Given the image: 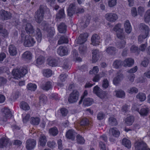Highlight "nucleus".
I'll return each mask as SVG.
<instances>
[{"label":"nucleus","instance_id":"obj_1","mask_svg":"<svg viewBox=\"0 0 150 150\" xmlns=\"http://www.w3.org/2000/svg\"><path fill=\"white\" fill-rule=\"evenodd\" d=\"M25 30L28 34H33L34 33V36L38 42H41L42 39V34L40 29L37 28L35 30L33 27L30 23H27L25 25Z\"/></svg>","mask_w":150,"mask_h":150},{"label":"nucleus","instance_id":"obj_2","mask_svg":"<svg viewBox=\"0 0 150 150\" xmlns=\"http://www.w3.org/2000/svg\"><path fill=\"white\" fill-rule=\"evenodd\" d=\"M140 26L142 32L138 37V41L139 42L141 43L144 42V39L149 36L150 29L147 25L143 23H141Z\"/></svg>","mask_w":150,"mask_h":150},{"label":"nucleus","instance_id":"obj_3","mask_svg":"<svg viewBox=\"0 0 150 150\" xmlns=\"http://www.w3.org/2000/svg\"><path fill=\"white\" fill-rule=\"evenodd\" d=\"M45 6L41 5L39 8L35 13V18L36 21L38 23H40L42 21L45 14Z\"/></svg>","mask_w":150,"mask_h":150},{"label":"nucleus","instance_id":"obj_4","mask_svg":"<svg viewBox=\"0 0 150 150\" xmlns=\"http://www.w3.org/2000/svg\"><path fill=\"white\" fill-rule=\"evenodd\" d=\"M27 72V69L23 67H21L19 69H14L12 71L13 75L16 79L23 77Z\"/></svg>","mask_w":150,"mask_h":150},{"label":"nucleus","instance_id":"obj_5","mask_svg":"<svg viewBox=\"0 0 150 150\" xmlns=\"http://www.w3.org/2000/svg\"><path fill=\"white\" fill-rule=\"evenodd\" d=\"M23 42V44L25 47H30L34 45L36 41L31 36L28 35L25 36L24 40Z\"/></svg>","mask_w":150,"mask_h":150},{"label":"nucleus","instance_id":"obj_6","mask_svg":"<svg viewBox=\"0 0 150 150\" xmlns=\"http://www.w3.org/2000/svg\"><path fill=\"white\" fill-rule=\"evenodd\" d=\"M93 92L98 97L101 99L105 98L108 94L106 91H103L98 85L93 88Z\"/></svg>","mask_w":150,"mask_h":150},{"label":"nucleus","instance_id":"obj_7","mask_svg":"<svg viewBox=\"0 0 150 150\" xmlns=\"http://www.w3.org/2000/svg\"><path fill=\"white\" fill-rule=\"evenodd\" d=\"M121 24L118 23L115 25L113 30L116 32L117 37L120 39L122 40L123 38H124V37H123V29L121 28Z\"/></svg>","mask_w":150,"mask_h":150},{"label":"nucleus","instance_id":"obj_8","mask_svg":"<svg viewBox=\"0 0 150 150\" xmlns=\"http://www.w3.org/2000/svg\"><path fill=\"white\" fill-rule=\"evenodd\" d=\"M79 96V93L76 90H74L70 94L68 98V101L69 103H74L77 101Z\"/></svg>","mask_w":150,"mask_h":150},{"label":"nucleus","instance_id":"obj_9","mask_svg":"<svg viewBox=\"0 0 150 150\" xmlns=\"http://www.w3.org/2000/svg\"><path fill=\"white\" fill-rule=\"evenodd\" d=\"M62 60V59L58 57L50 59L49 58L47 60L48 65L52 67H56L58 65L60 64Z\"/></svg>","mask_w":150,"mask_h":150},{"label":"nucleus","instance_id":"obj_10","mask_svg":"<svg viewBox=\"0 0 150 150\" xmlns=\"http://www.w3.org/2000/svg\"><path fill=\"white\" fill-rule=\"evenodd\" d=\"M136 149L138 150H150L147 144L143 141L137 142L135 146Z\"/></svg>","mask_w":150,"mask_h":150},{"label":"nucleus","instance_id":"obj_11","mask_svg":"<svg viewBox=\"0 0 150 150\" xmlns=\"http://www.w3.org/2000/svg\"><path fill=\"white\" fill-rule=\"evenodd\" d=\"M36 141L33 139H28L26 141V147L27 150H31L35 146Z\"/></svg>","mask_w":150,"mask_h":150},{"label":"nucleus","instance_id":"obj_12","mask_svg":"<svg viewBox=\"0 0 150 150\" xmlns=\"http://www.w3.org/2000/svg\"><path fill=\"white\" fill-rule=\"evenodd\" d=\"M88 36L87 33H81L77 40V42L80 44H82L85 43L87 40V38Z\"/></svg>","mask_w":150,"mask_h":150},{"label":"nucleus","instance_id":"obj_13","mask_svg":"<svg viewBox=\"0 0 150 150\" xmlns=\"http://www.w3.org/2000/svg\"><path fill=\"white\" fill-rule=\"evenodd\" d=\"M76 8V6L74 3L70 4L67 10L68 16L72 17L75 13Z\"/></svg>","mask_w":150,"mask_h":150},{"label":"nucleus","instance_id":"obj_14","mask_svg":"<svg viewBox=\"0 0 150 150\" xmlns=\"http://www.w3.org/2000/svg\"><path fill=\"white\" fill-rule=\"evenodd\" d=\"M105 17L108 21L113 22H115L118 18L117 15L113 13H106L105 15Z\"/></svg>","mask_w":150,"mask_h":150},{"label":"nucleus","instance_id":"obj_15","mask_svg":"<svg viewBox=\"0 0 150 150\" xmlns=\"http://www.w3.org/2000/svg\"><path fill=\"white\" fill-rule=\"evenodd\" d=\"M0 15L2 19L8 20L11 18V14L8 11L2 9L0 11Z\"/></svg>","mask_w":150,"mask_h":150},{"label":"nucleus","instance_id":"obj_16","mask_svg":"<svg viewBox=\"0 0 150 150\" xmlns=\"http://www.w3.org/2000/svg\"><path fill=\"white\" fill-rule=\"evenodd\" d=\"M57 53L61 56L66 55L68 54V48L66 46H60L57 49Z\"/></svg>","mask_w":150,"mask_h":150},{"label":"nucleus","instance_id":"obj_17","mask_svg":"<svg viewBox=\"0 0 150 150\" xmlns=\"http://www.w3.org/2000/svg\"><path fill=\"white\" fill-rule=\"evenodd\" d=\"M76 134V133L74 130L69 129L67 131L66 136L67 139L73 140L75 139Z\"/></svg>","mask_w":150,"mask_h":150},{"label":"nucleus","instance_id":"obj_18","mask_svg":"<svg viewBox=\"0 0 150 150\" xmlns=\"http://www.w3.org/2000/svg\"><path fill=\"white\" fill-rule=\"evenodd\" d=\"M52 81H48L46 82L45 84H42L41 88L43 90L48 91L52 88Z\"/></svg>","mask_w":150,"mask_h":150},{"label":"nucleus","instance_id":"obj_19","mask_svg":"<svg viewBox=\"0 0 150 150\" xmlns=\"http://www.w3.org/2000/svg\"><path fill=\"white\" fill-rule=\"evenodd\" d=\"M100 38L98 34H94L93 35L91 38V41L93 46H96L99 45L100 43Z\"/></svg>","mask_w":150,"mask_h":150},{"label":"nucleus","instance_id":"obj_20","mask_svg":"<svg viewBox=\"0 0 150 150\" xmlns=\"http://www.w3.org/2000/svg\"><path fill=\"white\" fill-rule=\"evenodd\" d=\"M134 60L132 58H127L123 61V66L124 67H131L134 64Z\"/></svg>","mask_w":150,"mask_h":150},{"label":"nucleus","instance_id":"obj_21","mask_svg":"<svg viewBox=\"0 0 150 150\" xmlns=\"http://www.w3.org/2000/svg\"><path fill=\"white\" fill-rule=\"evenodd\" d=\"M106 52L109 55H114L116 53L117 50L116 48L113 46H109L106 49Z\"/></svg>","mask_w":150,"mask_h":150},{"label":"nucleus","instance_id":"obj_22","mask_svg":"<svg viewBox=\"0 0 150 150\" xmlns=\"http://www.w3.org/2000/svg\"><path fill=\"white\" fill-rule=\"evenodd\" d=\"M92 61L93 63H95L98 60L100 57V52L99 50L95 49L92 52Z\"/></svg>","mask_w":150,"mask_h":150},{"label":"nucleus","instance_id":"obj_23","mask_svg":"<svg viewBox=\"0 0 150 150\" xmlns=\"http://www.w3.org/2000/svg\"><path fill=\"white\" fill-rule=\"evenodd\" d=\"M109 131L110 134L115 137L118 138L120 136V132L119 130L115 127L110 128Z\"/></svg>","mask_w":150,"mask_h":150},{"label":"nucleus","instance_id":"obj_24","mask_svg":"<svg viewBox=\"0 0 150 150\" xmlns=\"http://www.w3.org/2000/svg\"><path fill=\"white\" fill-rule=\"evenodd\" d=\"M112 65L114 68L119 69L122 66H123V61L120 59H116L113 62Z\"/></svg>","mask_w":150,"mask_h":150},{"label":"nucleus","instance_id":"obj_25","mask_svg":"<svg viewBox=\"0 0 150 150\" xmlns=\"http://www.w3.org/2000/svg\"><path fill=\"white\" fill-rule=\"evenodd\" d=\"M9 142L8 139H6L5 137H2L0 139V148H4L6 147Z\"/></svg>","mask_w":150,"mask_h":150},{"label":"nucleus","instance_id":"obj_26","mask_svg":"<svg viewBox=\"0 0 150 150\" xmlns=\"http://www.w3.org/2000/svg\"><path fill=\"white\" fill-rule=\"evenodd\" d=\"M8 52L11 56H14L17 53V50L15 46L13 45H10L8 47Z\"/></svg>","mask_w":150,"mask_h":150},{"label":"nucleus","instance_id":"obj_27","mask_svg":"<svg viewBox=\"0 0 150 150\" xmlns=\"http://www.w3.org/2000/svg\"><path fill=\"white\" fill-rule=\"evenodd\" d=\"M59 32L61 33H65L67 31V26L64 23H61L58 26Z\"/></svg>","mask_w":150,"mask_h":150},{"label":"nucleus","instance_id":"obj_28","mask_svg":"<svg viewBox=\"0 0 150 150\" xmlns=\"http://www.w3.org/2000/svg\"><path fill=\"white\" fill-rule=\"evenodd\" d=\"M124 26L126 32L128 34L130 33L132 30V28L129 20L125 21L124 23Z\"/></svg>","mask_w":150,"mask_h":150},{"label":"nucleus","instance_id":"obj_29","mask_svg":"<svg viewBox=\"0 0 150 150\" xmlns=\"http://www.w3.org/2000/svg\"><path fill=\"white\" fill-rule=\"evenodd\" d=\"M22 58L25 60L29 61L32 59V55L30 52L26 51L22 54Z\"/></svg>","mask_w":150,"mask_h":150},{"label":"nucleus","instance_id":"obj_30","mask_svg":"<svg viewBox=\"0 0 150 150\" xmlns=\"http://www.w3.org/2000/svg\"><path fill=\"white\" fill-rule=\"evenodd\" d=\"M9 33L5 28H4L2 25H0V35L4 38L8 37Z\"/></svg>","mask_w":150,"mask_h":150},{"label":"nucleus","instance_id":"obj_31","mask_svg":"<svg viewBox=\"0 0 150 150\" xmlns=\"http://www.w3.org/2000/svg\"><path fill=\"white\" fill-rule=\"evenodd\" d=\"M122 144L124 146L129 149L131 148L132 144L130 141L128 139L124 138L122 140Z\"/></svg>","mask_w":150,"mask_h":150},{"label":"nucleus","instance_id":"obj_32","mask_svg":"<svg viewBox=\"0 0 150 150\" xmlns=\"http://www.w3.org/2000/svg\"><path fill=\"white\" fill-rule=\"evenodd\" d=\"M1 111L3 116L5 118L8 117L11 114L10 109L4 107L2 108Z\"/></svg>","mask_w":150,"mask_h":150},{"label":"nucleus","instance_id":"obj_33","mask_svg":"<svg viewBox=\"0 0 150 150\" xmlns=\"http://www.w3.org/2000/svg\"><path fill=\"white\" fill-rule=\"evenodd\" d=\"M149 109L148 107L142 108L139 110V113L141 116H146L149 114Z\"/></svg>","mask_w":150,"mask_h":150},{"label":"nucleus","instance_id":"obj_34","mask_svg":"<svg viewBox=\"0 0 150 150\" xmlns=\"http://www.w3.org/2000/svg\"><path fill=\"white\" fill-rule=\"evenodd\" d=\"M40 121V119L38 117H32L30 118V123L33 125H39Z\"/></svg>","mask_w":150,"mask_h":150},{"label":"nucleus","instance_id":"obj_35","mask_svg":"<svg viewBox=\"0 0 150 150\" xmlns=\"http://www.w3.org/2000/svg\"><path fill=\"white\" fill-rule=\"evenodd\" d=\"M47 142L46 136L44 135H41L39 138V144L40 146L43 147L45 146Z\"/></svg>","mask_w":150,"mask_h":150},{"label":"nucleus","instance_id":"obj_36","mask_svg":"<svg viewBox=\"0 0 150 150\" xmlns=\"http://www.w3.org/2000/svg\"><path fill=\"white\" fill-rule=\"evenodd\" d=\"M123 75L122 74H118L115 77L113 80V84L115 85H117L119 83L121 80L123 78Z\"/></svg>","mask_w":150,"mask_h":150},{"label":"nucleus","instance_id":"obj_37","mask_svg":"<svg viewBox=\"0 0 150 150\" xmlns=\"http://www.w3.org/2000/svg\"><path fill=\"white\" fill-rule=\"evenodd\" d=\"M93 103V99L92 98H88L84 99L83 104L85 106H89L92 105Z\"/></svg>","mask_w":150,"mask_h":150},{"label":"nucleus","instance_id":"obj_38","mask_svg":"<svg viewBox=\"0 0 150 150\" xmlns=\"http://www.w3.org/2000/svg\"><path fill=\"white\" fill-rule=\"evenodd\" d=\"M65 14L64 9L62 8L58 12L56 15V18L57 19H63L65 18Z\"/></svg>","mask_w":150,"mask_h":150},{"label":"nucleus","instance_id":"obj_39","mask_svg":"<svg viewBox=\"0 0 150 150\" xmlns=\"http://www.w3.org/2000/svg\"><path fill=\"white\" fill-rule=\"evenodd\" d=\"M58 130L56 127H54L50 128L49 130L50 134L53 136H56L58 133Z\"/></svg>","mask_w":150,"mask_h":150},{"label":"nucleus","instance_id":"obj_40","mask_svg":"<svg viewBox=\"0 0 150 150\" xmlns=\"http://www.w3.org/2000/svg\"><path fill=\"white\" fill-rule=\"evenodd\" d=\"M69 42L68 38L64 35H62L60 38L58 42V44L61 45L63 43H67Z\"/></svg>","mask_w":150,"mask_h":150},{"label":"nucleus","instance_id":"obj_41","mask_svg":"<svg viewBox=\"0 0 150 150\" xmlns=\"http://www.w3.org/2000/svg\"><path fill=\"white\" fill-rule=\"evenodd\" d=\"M130 51L131 53H135L137 55H139L140 53V50L138 47L134 45H133L130 48Z\"/></svg>","mask_w":150,"mask_h":150},{"label":"nucleus","instance_id":"obj_42","mask_svg":"<svg viewBox=\"0 0 150 150\" xmlns=\"http://www.w3.org/2000/svg\"><path fill=\"white\" fill-rule=\"evenodd\" d=\"M134 121V118L132 116L127 117L125 120L126 125L128 126L132 125Z\"/></svg>","mask_w":150,"mask_h":150},{"label":"nucleus","instance_id":"obj_43","mask_svg":"<svg viewBox=\"0 0 150 150\" xmlns=\"http://www.w3.org/2000/svg\"><path fill=\"white\" fill-rule=\"evenodd\" d=\"M89 124V120L86 117L82 118L80 122V125L82 127H85L88 126Z\"/></svg>","mask_w":150,"mask_h":150},{"label":"nucleus","instance_id":"obj_44","mask_svg":"<svg viewBox=\"0 0 150 150\" xmlns=\"http://www.w3.org/2000/svg\"><path fill=\"white\" fill-rule=\"evenodd\" d=\"M20 108L25 111L28 110L30 109V107L28 103L24 101H22L20 103Z\"/></svg>","mask_w":150,"mask_h":150},{"label":"nucleus","instance_id":"obj_45","mask_svg":"<svg viewBox=\"0 0 150 150\" xmlns=\"http://www.w3.org/2000/svg\"><path fill=\"white\" fill-rule=\"evenodd\" d=\"M27 88L29 90L32 91H34L36 90L37 88V86L35 83H30L27 84Z\"/></svg>","mask_w":150,"mask_h":150},{"label":"nucleus","instance_id":"obj_46","mask_svg":"<svg viewBox=\"0 0 150 150\" xmlns=\"http://www.w3.org/2000/svg\"><path fill=\"white\" fill-rule=\"evenodd\" d=\"M115 96L118 98H125V92L121 90L118 91H115Z\"/></svg>","mask_w":150,"mask_h":150},{"label":"nucleus","instance_id":"obj_47","mask_svg":"<svg viewBox=\"0 0 150 150\" xmlns=\"http://www.w3.org/2000/svg\"><path fill=\"white\" fill-rule=\"evenodd\" d=\"M42 72L43 76L46 77H50L52 75V71L50 69H44Z\"/></svg>","mask_w":150,"mask_h":150},{"label":"nucleus","instance_id":"obj_48","mask_svg":"<svg viewBox=\"0 0 150 150\" xmlns=\"http://www.w3.org/2000/svg\"><path fill=\"white\" fill-rule=\"evenodd\" d=\"M47 31V37L50 38H52L54 35L55 33L54 28L50 27L48 28Z\"/></svg>","mask_w":150,"mask_h":150},{"label":"nucleus","instance_id":"obj_49","mask_svg":"<svg viewBox=\"0 0 150 150\" xmlns=\"http://www.w3.org/2000/svg\"><path fill=\"white\" fill-rule=\"evenodd\" d=\"M108 121L110 125L112 126H116L118 125L117 119L113 117H110L109 118Z\"/></svg>","mask_w":150,"mask_h":150},{"label":"nucleus","instance_id":"obj_50","mask_svg":"<svg viewBox=\"0 0 150 150\" xmlns=\"http://www.w3.org/2000/svg\"><path fill=\"white\" fill-rule=\"evenodd\" d=\"M136 98L141 101H144L146 98L145 94L142 92L139 93L137 95Z\"/></svg>","mask_w":150,"mask_h":150},{"label":"nucleus","instance_id":"obj_51","mask_svg":"<svg viewBox=\"0 0 150 150\" xmlns=\"http://www.w3.org/2000/svg\"><path fill=\"white\" fill-rule=\"evenodd\" d=\"M45 58L42 55L40 56L37 59L36 64L37 66H38L42 64L44 62Z\"/></svg>","mask_w":150,"mask_h":150},{"label":"nucleus","instance_id":"obj_52","mask_svg":"<svg viewBox=\"0 0 150 150\" xmlns=\"http://www.w3.org/2000/svg\"><path fill=\"white\" fill-rule=\"evenodd\" d=\"M76 138L77 142L78 143L82 144H84L85 140L82 136L78 134L77 135Z\"/></svg>","mask_w":150,"mask_h":150},{"label":"nucleus","instance_id":"obj_53","mask_svg":"<svg viewBox=\"0 0 150 150\" xmlns=\"http://www.w3.org/2000/svg\"><path fill=\"white\" fill-rule=\"evenodd\" d=\"M59 110V112L62 116L64 117L66 116L68 113V110L64 107L61 108Z\"/></svg>","mask_w":150,"mask_h":150},{"label":"nucleus","instance_id":"obj_54","mask_svg":"<svg viewBox=\"0 0 150 150\" xmlns=\"http://www.w3.org/2000/svg\"><path fill=\"white\" fill-rule=\"evenodd\" d=\"M39 100L40 102L44 104H46L47 101V97L45 94L41 95L39 97Z\"/></svg>","mask_w":150,"mask_h":150},{"label":"nucleus","instance_id":"obj_55","mask_svg":"<svg viewBox=\"0 0 150 150\" xmlns=\"http://www.w3.org/2000/svg\"><path fill=\"white\" fill-rule=\"evenodd\" d=\"M7 82V79L2 76H0V86H4L6 85Z\"/></svg>","mask_w":150,"mask_h":150},{"label":"nucleus","instance_id":"obj_56","mask_svg":"<svg viewBox=\"0 0 150 150\" xmlns=\"http://www.w3.org/2000/svg\"><path fill=\"white\" fill-rule=\"evenodd\" d=\"M109 86V82L107 79H104L103 81L102 86L104 88H107Z\"/></svg>","mask_w":150,"mask_h":150},{"label":"nucleus","instance_id":"obj_57","mask_svg":"<svg viewBox=\"0 0 150 150\" xmlns=\"http://www.w3.org/2000/svg\"><path fill=\"white\" fill-rule=\"evenodd\" d=\"M105 115L102 112H99L97 115V118L98 120H103L105 117Z\"/></svg>","mask_w":150,"mask_h":150},{"label":"nucleus","instance_id":"obj_58","mask_svg":"<svg viewBox=\"0 0 150 150\" xmlns=\"http://www.w3.org/2000/svg\"><path fill=\"white\" fill-rule=\"evenodd\" d=\"M47 144L48 147L51 149H53L56 146V143L54 141H48L47 142Z\"/></svg>","mask_w":150,"mask_h":150},{"label":"nucleus","instance_id":"obj_59","mask_svg":"<svg viewBox=\"0 0 150 150\" xmlns=\"http://www.w3.org/2000/svg\"><path fill=\"white\" fill-rule=\"evenodd\" d=\"M30 115L28 114H27L25 116L23 117L22 120L24 124H26L29 121V119L30 118Z\"/></svg>","mask_w":150,"mask_h":150},{"label":"nucleus","instance_id":"obj_60","mask_svg":"<svg viewBox=\"0 0 150 150\" xmlns=\"http://www.w3.org/2000/svg\"><path fill=\"white\" fill-rule=\"evenodd\" d=\"M147 45V42H146L145 43L142 44L141 45H140L139 48V49L140 50V51H144L146 48Z\"/></svg>","mask_w":150,"mask_h":150},{"label":"nucleus","instance_id":"obj_61","mask_svg":"<svg viewBox=\"0 0 150 150\" xmlns=\"http://www.w3.org/2000/svg\"><path fill=\"white\" fill-rule=\"evenodd\" d=\"M99 71V69L98 66H96L93 67V70H91L89 71L90 74H97Z\"/></svg>","mask_w":150,"mask_h":150},{"label":"nucleus","instance_id":"obj_62","mask_svg":"<svg viewBox=\"0 0 150 150\" xmlns=\"http://www.w3.org/2000/svg\"><path fill=\"white\" fill-rule=\"evenodd\" d=\"M67 78V76L65 74H62L59 77L60 81L62 82L64 81Z\"/></svg>","mask_w":150,"mask_h":150},{"label":"nucleus","instance_id":"obj_63","mask_svg":"<svg viewBox=\"0 0 150 150\" xmlns=\"http://www.w3.org/2000/svg\"><path fill=\"white\" fill-rule=\"evenodd\" d=\"M41 28L44 30H46L49 28L48 27L47 23L45 21L42 22L41 25Z\"/></svg>","mask_w":150,"mask_h":150},{"label":"nucleus","instance_id":"obj_64","mask_svg":"<svg viewBox=\"0 0 150 150\" xmlns=\"http://www.w3.org/2000/svg\"><path fill=\"white\" fill-rule=\"evenodd\" d=\"M138 92V89L135 87L131 88L129 91V93L132 94L133 93H137Z\"/></svg>","mask_w":150,"mask_h":150}]
</instances>
